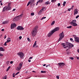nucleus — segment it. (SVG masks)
<instances>
[{
	"instance_id": "45",
	"label": "nucleus",
	"mask_w": 79,
	"mask_h": 79,
	"mask_svg": "<svg viewBox=\"0 0 79 79\" xmlns=\"http://www.w3.org/2000/svg\"><path fill=\"white\" fill-rule=\"evenodd\" d=\"M73 37H74V38L75 39V38L77 36H76V35H73Z\"/></svg>"
},
{
	"instance_id": "10",
	"label": "nucleus",
	"mask_w": 79,
	"mask_h": 79,
	"mask_svg": "<svg viewBox=\"0 0 79 79\" xmlns=\"http://www.w3.org/2000/svg\"><path fill=\"white\" fill-rule=\"evenodd\" d=\"M16 26V24L15 23H14L13 24H12L10 26V28L11 29H13V28H14V27H15Z\"/></svg>"
},
{
	"instance_id": "42",
	"label": "nucleus",
	"mask_w": 79,
	"mask_h": 79,
	"mask_svg": "<svg viewBox=\"0 0 79 79\" xmlns=\"http://www.w3.org/2000/svg\"><path fill=\"white\" fill-rule=\"evenodd\" d=\"M6 43H7V42H6L4 44V45L5 46H6Z\"/></svg>"
},
{
	"instance_id": "36",
	"label": "nucleus",
	"mask_w": 79,
	"mask_h": 79,
	"mask_svg": "<svg viewBox=\"0 0 79 79\" xmlns=\"http://www.w3.org/2000/svg\"><path fill=\"white\" fill-rule=\"evenodd\" d=\"M27 40H28V41H29V42H31V40H30V39L29 38H27Z\"/></svg>"
},
{
	"instance_id": "32",
	"label": "nucleus",
	"mask_w": 79,
	"mask_h": 79,
	"mask_svg": "<svg viewBox=\"0 0 79 79\" xmlns=\"http://www.w3.org/2000/svg\"><path fill=\"white\" fill-rule=\"evenodd\" d=\"M67 28H68L69 29H70V28H71L72 27V26H69V27H67Z\"/></svg>"
},
{
	"instance_id": "44",
	"label": "nucleus",
	"mask_w": 79,
	"mask_h": 79,
	"mask_svg": "<svg viewBox=\"0 0 79 79\" xmlns=\"http://www.w3.org/2000/svg\"><path fill=\"white\" fill-rule=\"evenodd\" d=\"M3 56V55L1 53H0V56Z\"/></svg>"
},
{
	"instance_id": "47",
	"label": "nucleus",
	"mask_w": 79,
	"mask_h": 79,
	"mask_svg": "<svg viewBox=\"0 0 79 79\" xmlns=\"http://www.w3.org/2000/svg\"><path fill=\"white\" fill-rule=\"evenodd\" d=\"M19 39L20 40H21V39H22V36H20L19 37Z\"/></svg>"
},
{
	"instance_id": "11",
	"label": "nucleus",
	"mask_w": 79,
	"mask_h": 79,
	"mask_svg": "<svg viewBox=\"0 0 79 79\" xmlns=\"http://www.w3.org/2000/svg\"><path fill=\"white\" fill-rule=\"evenodd\" d=\"M60 30V27H56L52 31H54V32H56V31H59Z\"/></svg>"
},
{
	"instance_id": "22",
	"label": "nucleus",
	"mask_w": 79,
	"mask_h": 79,
	"mask_svg": "<svg viewBox=\"0 0 79 79\" xmlns=\"http://www.w3.org/2000/svg\"><path fill=\"white\" fill-rule=\"evenodd\" d=\"M10 68H11V66H9L6 69V71H9V70L10 69Z\"/></svg>"
},
{
	"instance_id": "62",
	"label": "nucleus",
	"mask_w": 79,
	"mask_h": 79,
	"mask_svg": "<svg viewBox=\"0 0 79 79\" xmlns=\"http://www.w3.org/2000/svg\"><path fill=\"white\" fill-rule=\"evenodd\" d=\"M46 66V64H44L43 65V66Z\"/></svg>"
},
{
	"instance_id": "51",
	"label": "nucleus",
	"mask_w": 79,
	"mask_h": 79,
	"mask_svg": "<svg viewBox=\"0 0 79 79\" xmlns=\"http://www.w3.org/2000/svg\"><path fill=\"white\" fill-rule=\"evenodd\" d=\"M6 35H5L4 37V39H6Z\"/></svg>"
},
{
	"instance_id": "61",
	"label": "nucleus",
	"mask_w": 79,
	"mask_h": 79,
	"mask_svg": "<svg viewBox=\"0 0 79 79\" xmlns=\"http://www.w3.org/2000/svg\"><path fill=\"white\" fill-rule=\"evenodd\" d=\"M31 60H29V59L28 60V62H31Z\"/></svg>"
},
{
	"instance_id": "53",
	"label": "nucleus",
	"mask_w": 79,
	"mask_h": 79,
	"mask_svg": "<svg viewBox=\"0 0 79 79\" xmlns=\"http://www.w3.org/2000/svg\"><path fill=\"white\" fill-rule=\"evenodd\" d=\"M58 6H60V3H58Z\"/></svg>"
},
{
	"instance_id": "34",
	"label": "nucleus",
	"mask_w": 79,
	"mask_h": 79,
	"mask_svg": "<svg viewBox=\"0 0 79 79\" xmlns=\"http://www.w3.org/2000/svg\"><path fill=\"white\" fill-rule=\"evenodd\" d=\"M46 18V17H43L42 19H41V20H42L44 19H45Z\"/></svg>"
},
{
	"instance_id": "3",
	"label": "nucleus",
	"mask_w": 79,
	"mask_h": 79,
	"mask_svg": "<svg viewBox=\"0 0 79 79\" xmlns=\"http://www.w3.org/2000/svg\"><path fill=\"white\" fill-rule=\"evenodd\" d=\"M23 14H21L20 15L17 16L16 17H15L14 19L13 20L15 21H18V19H20V18H22V16L23 15Z\"/></svg>"
},
{
	"instance_id": "60",
	"label": "nucleus",
	"mask_w": 79,
	"mask_h": 79,
	"mask_svg": "<svg viewBox=\"0 0 79 79\" xmlns=\"http://www.w3.org/2000/svg\"><path fill=\"white\" fill-rule=\"evenodd\" d=\"M15 10H16V9H14L12 11H15Z\"/></svg>"
},
{
	"instance_id": "18",
	"label": "nucleus",
	"mask_w": 79,
	"mask_h": 79,
	"mask_svg": "<svg viewBox=\"0 0 79 79\" xmlns=\"http://www.w3.org/2000/svg\"><path fill=\"white\" fill-rule=\"evenodd\" d=\"M34 0H30V5H32V3H33L34 2Z\"/></svg>"
},
{
	"instance_id": "58",
	"label": "nucleus",
	"mask_w": 79,
	"mask_h": 79,
	"mask_svg": "<svg viewBox=\"0 0 79 79\" xmlns=\"http://www.w3.org/2000/svg\"><path fill=\"white\" fill-rule=\"evenodd\" d=\"M5 31V30H4V29H2V31Z\"/></svg>"
},
{
	"instance_id": "52",
	"label": "nucleus",
	"mask_w": 79,
	"mask_h": 79,
	"mask_svg": "<svg viewBox=\"0 0 79 79\" xmlns=\"http://www.w3.org/2000/svg\"><path fill=\"white\" fill-rule=\"evenodd\" d=\"M21 68H22V67H21V66H19V68L20 69H21Z\"/></svg>"
},
{
	"instance_id": "13",
	"label": "nucleus",
	"mask_w": 79,
	"mask_h": 79,
	"mask_svg": "<svg viewBox=\"0 0 79 79\" xmlns=\"http://www.w3.org/2000/svg\"><path fill=\"white\" fill-rule=\"evenodd\" d=\"M78 13V11H77V9H75L74 11V15H77Z\"/></svg>"
},
{
	"instance_id": "5",
	"label": "nucleus",
	"mask_w": 79,
	"mask_h": 79,
	"mask_svg": "<svg viewBox=\"0 0 79 79\" xmlns=\"http://www.w3.org/2000/svg\"><path fill=\"white\" fill-rule=\"evenodd\" d=\"M57 64H58L59 67V68H63L64 66L65 65V64L63 62L58 63Z\"/></svg>"
},
{
	"instance_id": "31",
	"label": "nucleus",
	"mask_w": 79,
	"mask_h": 79,
	"mask_svg": "<svg viewBox=\"0 0 79 79\" xmlns=\"http://www.w3.org/2000/svg\"><path fill=\"white\" fill-rule=\"evenodd\" d=\"M34 13L33 12H32L31 13V16H34Z\"/></svg>"
},
{
	"instance_id": "46",
	"label": "nucleus",
	"mask_w": 79,
	"mask_h": 79,
	"mask_svg": "<svg viewBox=\"0 0 79 79\" xmlns=\"http://www.w3.org/2000/svg\"><path fill=\"white\" fill-rule=\"evenodd\" d=\"M79 17V15H77L76 17V19H77Z\"/></svg>"
},
{
	"instance_id": "23",
	"label": "nucleus",
	"mask_w": 79,
	"mask_h": 79,
	"mask_svg": "<svg viewBox=\"0 0 79 79\" xmlns=\"http://www.w3.org/2000/svg\"><path fill=\"white\" fill-rule=\"evenodd\" d=\"M66 2L65 1H64V2L63 4V6H65V5H66Z\"/></svg>"
},
{
	"instance_id": "57",
	"label": "nucleus",
	"mask_w": 79,
	"mask_h": 79,
	"mask_svg": "<svg viewBox=\"0 0 79 79\" xmlns=\"http://www.w3.org/2000/svg\"><path fill=\"white\" fill-rule=\"evenodd\" d=\"M44 9H45V8H43L42 9H41V10H43V11H44Z\"/></svg>"
},
{
	"instance_id": "6",
	"label": "nucleus",
	"mask_w": 79,
	"mask_h": 79,
	"mask_svg": "<svg viewBox=\"0 0 79 79\" xmlns=\"http://www.w3.org/2000/svg\"><path fill=\"white\" fill-rule=\"evenodd\" d=\"M66 44L67 45H69V48H71V47H74V45H73V44L70 43L68 42H66Z\"/></svg>"
},
{
	"instance_id": "4",
	"label": "nucleus",
	"mask_w": 79,
	"mask_h": 79,
	"mask_svg": "<svg viewBox=\"0 0 79 79\" xmlns=\"http://www.w3.org/2000/svg\"><path fill=\"white\" fill-rule=\"evenodd\" d=\"M17 55L20 57V58L22 59L23 57L24 56V54L22 52H20L17 53Z\"/></svg>"
},
{
	"instance_id": "27",
	"label": "nucleus",
	"mask_w": 79,
	"mask_h": 79,
	"mask_svg": "<svg viewBox=\"0 0 79 79\" xmlns=\"http://www.w3.org/2000/svg\"><path fill=\"white\" fill-rule=\"evenodd\" d=\"M19 65L20 66H21V67H22V66H23V63H20Z\"/></svg>"
},
{
	"instance_id": "54",
	"label": "nucleus",
	"mask_w": 79,
	"mask_h": 79,
	"mask_svg": "<svg viewBox=\"0 0 79 79\" xmlns=\"http://www.w3.org/2000/svg\"><path fill=\"white\" fill-rule=\"evenodd\" d=\"M13 61H11L10 62V64H13Z\"/></svg>"
},
{
	"instance_id": "59",
	"label": "nucleus",
	"mask_w": 79,
	"mask_h": 79,
	"mask_svg": "<svg viewBox=\"0 0 79 79\" xmlns=\"http://www.w3.org/2000/svg\"><path fill=\"white\" fill-rule=\"evenodd\" d=\"M77 52H78V53H79V48L77 50Z\"/></svg>"
},
{
	"instance_id": "29",
	"label": "nucleus",
	"mask_w": 79,
	"mask_h": 79,
	"mask_svg": "<svg viewBox=\"0 0 79 79\" xmlns=\"http://www.w3.org/2000/svg\"><path fill=\"white\" fill-rule=\"evenodd\" d=\"M11 41V40H7V43H8L9 42H10Z\"/></svg>"
},
{
	"instance_id": "21",
	"label": "nucleus",
	"mask_w": 79,
	"mask_h": 79,
	"mask_svg": "<svg viewBox=\"0 0 79 79\" xmlns=\"http://www.w3.org/2000/svg\"><path fill=\"white\" fill-rule=\"evenodd\" d=\"M37 41H35L34 44H33V47H35V45H37Z\"/></svg>"
},
{
	"instance_id": "2",
	"label": "nucleus",
	"mask_w": 79,
	"mask_h": 79,
	"mask_svg": "<svg viewBox=\"0 0 79 79\" xmlns=\"http://www.w3.org/2000/svg\"><path fill=\"white\" fill-rule=\"evenodd\" d=\"M59 38L57 42H59L63 38H64V33L63 31H62L61 33H60L59 35Z\"/></svg>"
},
{
	"instance_id": "7",
	"label": "nucleus",
	"mask_w": 79,
	"mask_h": 79,
	"mask_svg": "<svg viewBox=\"0 0 79 79\" xmlns=\"http://www.w3.org/2000/svg\"><path fill=\"white\" fill-rule=\"evenodd\" d=\"M53 33H54V31H53L52 30L48 34L47 36L48 37H50L52 35H53Z\"/></svg>"
},
{
	"instance_id": "40",
	"label": "nucleus",
	"mask_w": 79,
	"mask_h": 79,
	"mask_svg": "<svg viewBox=\"0 0 79 79\" xmlns=\"http://www.w3.org/2000/svg\"><path fill=\"white\" fill-rule=\"evenodd\" d=\"M48 66H49V67H51V66H50V64H49V65H47L46 67V68H47V67H48Z\"/></svg>"
},
{
	"instance_id": "24",
	"label": "nucleus",
	"mask_w": 79,
	"mask_h": 79,
	"mask_svg": "<svg viewBox=\"0 0 79 79\" xmlns=\"http://www.w3.org/2000/svg\"><path fill=\"white\" fill-rule=\"evenodd\" d=\"M55 21H53L52 22V23L51 25H53V24H55Z\"/></svg>"
},
{
	"instance_id": "33",
	"label": "nucleus",
	"mask_w": 79,
	"mask_h": 79,
	"mask_svg": "<svg viewBox=\"0 0 79 79\" xmlns=\"http://www.w3.org/2000/svg\"><path fill=\"white\" fill-rule=\"evenodd\" d=\"M43 2V0H39V2L40 3H42Z\"/></svg>"
},
{
	"instance_id": "35",
	"label": "nucleus",
	"mask_w": 79,
	"mask_h": 79,
	"mask_svg": "<svg viewBox=\"0 0 79 79\" xmlns=\"http://www.w3.org/2000/svg\"><path fill=\"white\" fill-rule=\"evenodd\" d=\"M70 40H71V41H72V42H74V41L73 40V38H70Z\"/></svg>"
},
{
	"instance_id": "9",
	"label": "nucleus",
	"mask_w": 79,
	"mask_h": 79,
	"mask_svg": "<svg viewBox=\"0 0 79 79\" xmlns=\"http://www.w3.org/2000/svg\"><path fill=\"white\" fill-rule=\"evenodd\" d=\"M16 29L17 30H20V31L23 30V29H24L23 27L21 26H18L16 28Z\"/></svg>"
},
{
	"instance_id": "17",
	"label": "nucleus",
	"mask_w": 79,
	"mask_h": 79,
	"mask_svg": "<svg viewBox=\"0 0 79 79\" xmlns=\"http://www.w3.org/2000/svg\"><path fill=\"white\" fill-rule=\"evenodd\" d=\"M76 23V20H74L72 22L70 23V24H73V23Z\"/></svg>"
},
{
	"instance_id": "41",
	"label": "nucleus",
	"mask_w": 79,
	"mask_h": 79,
	"mask_svg": "<svg viewBox=\"0 0 79 79\" xmlns=\"http://www.w3.org/2000/svg\"><path fill=\"white\" fill-rule=\"evenodd\" d=\"M19 72H18L17 73H16L15 74V76H16V75H18V74H19Z\"/></svg>"
},
{
	"instance_id": "64",
	"label": "nucleus",
	"mask_w": 79,
	"mask_h": 79,
	"mask_svg": "<svg viewBox=\"0 0 79 79\" xmlns=\"http://www.w3.org/2000/svg\"><path fill=\"white\" fill-rule=\"evenodd\" d=\"M1 5H3V4L2 3V2H1Z\"/></svg>"
},
{
	"instance_id": "56",
	"label": "nucleus",
	"mask_w": 79,
	"mask_h": 79,
	"mask_svg": "<svg viewBox=\"0 0 79 79\" xmlns=\"http://www.w3.org/2000/svg\"><path fill=\"white\" fill-rule=\"evenodd\" d=\"M56 77L57 79H58L59 78V76H57Z\"/></svg>"
},
{
	"instance_id": "26",
	"label": "nucleus",
	"mask_w": 79,
	"mask_h": 79,
	"mask_svg": "<svg viewBox=\"0 0 79 79\" xmlns=\"http://www.w3.org/2000/svg\"><path fill=\"white\" fill-rule=\"evenodd\" d=\"M31 4V2H29L27 5V6H29V5H30V4Z\"/></svg>"
},
{
	"instance_id": "63",
	"label": "nucleus",
	"mask_w": 79,
	"mask_h": 79,
	"mask_svg": "<svg viewBox=\"0 0 79 79\" xmlns=\"http://www.w3.org/2000/svg\"><path fill=\"white\" fill-rule=\"evenodd\" d=\"M77 60H79V57H78L77 58Z\"/></svg>"
},
{
	"instance_id": "39",
	"label": "nucleus",
	"mask_w": 79,
	"mask_h": 79,
	"mask_svg": "<svg viewBox=\"0 0 79 79\" xmlns=\"http://www.w3.org/2000/svg\"><path fill=\"white\" fill-rule=\"evenodd\" d=\"M61 45H63V47H64V46H65V44H64V43H62Z\"/></svg>"
},
{
	"instance_id": "1",
	"label": "nucleus",
	"mask_w": 79,
	"mask_h": 79,
	"mask_svg": "<svg viewBox=\"0 0 79 79\" xmlns=\"http://www.w3.org/2000/svg\"><path fill=\"white\" fill-rule=\"evenodd\" d=\"M39 26H36L31 31V35L32 37H34L37 35V29H38Z\"/></svg>"
},
{
	"instance_id": "12",
	"label": "nucleus",
	"mask_w": 79,
	"mask_h": 79,
	"mask_svg": "<svg viewBox=\"0 0 79 79\" xmlns=\"http://www.w3.org/2000/svg\"><path fill=\"white\" fill-rule=\"evenodd\" d=\"M75 41L77 43H79V38L77 36L75 38Z\"/></svg>"
},
{
	"instance_id": "25",
	"label": "nucleus",
	"mask_w": 79,
	"mask_h": 79,
	"mask_svg": "<svg viewBox=\"0 0 79 79\" xmlns=\"http://www.w3.org/2000/svg\"><path fill=\"white\" fill-rule=\"evenodd\" d=\"M56 1V0H52L51 2L52 3H54V2H55Z\"/></svg>"
},
{
	"instance_id": "49",
	"label": "nucleus",
	"mask_w": 79,
	"mask_h": 79,
	"mask_svg": "<svg viewBox=\"0 0 79 79\" xmlns=\"http://www.w3.org/2000/svg\"><path fill=\"white\" fill-rule=\"evenodd\" d=\"M6 63L7 64H9V61H7Z\"/></svg>"
},
{
	"instance_id": "38",
	"label": "nucleus",
	"mask_w": 79,
	"mask_h": 79,
	"mask_svg": "<svg viewBox=\"0 0 79 79\" xmlns=\"http://www.w3.org/2000/svg\"><path fill=\"white\" fill-rule=\"evenodd\" d=\"M69 59H70V60H74V58L71 57H69Z\"/></svg>"
},
{
	"instance_id": "37",
	"label": "nucleus",
	"mask_w": 79,
	"mask_h": 79,
	"mask_svg": "<svg viewBox=\"0 0 79 79\" xmlns=\"http://www.w3.org/2000/svg\"><path fill=\"white\" fill-rule=\"evenodd\" d=\"M17 70H18V71H20V70H21L18 67H17Z\"/></svg>"
},
{
	"instance_id": "8",
	"label": "nucleus",
	"mask_w": 79,
	"mask_h": 79,
	"mask_svg": "<svg viewBox=\"0 0 79 79\" xmlns=\"http://www.w3.org/2000/svg\"><path fill=\"white\" fill-rule=\"evenodd\" d=\"M7 11L11 10V3H8V6L6 7Z\"/></svg>"
},
{
	"instance_id": "30",
	"label": "nucleus",
	"mask_w": 79,
	"mask_h": 79,
	"mask_svg": "<svg viewBox=\"0 0 79 79\" xmlns=\"http://www.w3.org/2000/svg\"><path fill=\"white\" fill-rule=\"evenodd\" d=\"M7 77L6 76H5L4 77L2 78V79H6Z\"/></svg>"
},
{
	"instance_id": "16",
	"label": "nucleus",
	"mask_w": 79,
	"mask_h": 79,
	"mask_svg": "<svg viewBox=\"0 0 79 79\" xmlns=\"http://www.w3.org/2000/svg\"><path fill=\"white\" fill-rule=\"evenodd\" d=\"M0 51L1 52H4V51H5V49H4V48H3L2 47H0Z\"/></svg>"
},
{
	"instance_id": "15",
	"label": "nucleus",
	"mask_w": 79,
	"mask_h": 79,
	"mask_svg": "<svg viewBox=\"0 0 79 79\" xmlns=\"http://www.w3.org/2000/svg\"><path fill=\"white\" fill-rule=\"evenodd\" d=\"M70 24H71V25H72L73 26H77V23H71Z\"/></svg>"
},
{
	"instance_id": "48",
	"label": "nucleus",
	"mask_w": 79,
	"mask_h": 79,
	"mask_svg": "<svg viewBox=\"0 0 79 79\" xmlns=\"http://www.w3.org/2000/svg\"><path fill=\"white\" fill-rule=\"evenodd\" d=\"M73 8H74V6H72L71 8V9H72V10H73Z\"/></svg>"
},
{
	"instance_id": "14",
	"label": "nucleus",
	"mask_w": 79,
	"mask_h": 79,
	"mask_svg": "<svg viewBox=\"0 0 79 79\" xmlns=\"http://www.w3.org/2000/svg\"><path fill=\"white\" fill-rule=\"evenodd\" d=\"M8 11L6 6L4 7L2 10V12L5 11Z\"/></svg>"
},
{
	"instance_id": "20",
	"label": "nucleus",
	"mask_w": 79,
	"mask_h": 79,
	"mask_svg": "<svg viewBox=\"0 0 79 79\" xmlns=\"http://www.w3.org/2000/svg\"><path fill=\"white\" fill-rule=\"evenodd\" d=\"M50 2H49L48 1L46 2L45 3V5H48V4L49 5H50Z\"/></svg>"
},
{
	"instance_id": "28",
	"label": "nucleus",
	"mask_w": 79,
	"mask_h": 79,
	"mask_svg": "<svg viewBox=\"0 0 79 79\" xmlns=\"http://www.w3.org/2000/svg\"><path fill=\"white\" fill-rule=\"evenodd\" d=\"M41 73H46V71H41Z\"/></svg>"
},
{
	"instance_id": "50",
	"label": "nucleus",
	"mask_w": 79,
	"mask_h": 79,
	"mask_svg": "<svg viewBox=\"0 0 79 79\" xmlns=\"http://www.w3.org/2000/svg\"><path fill=\"white\" fill-rule=\"evenodd\" d=\"M68 11H71V8L68 9Z\"/></svg>"
},
{
	"instance_id": "55",
	"label": "nucleus",
	"mask_w": 79,
	"mask_h": 79,
	"mask_svg": "<svg viewBox=\"0 0 79 79\" xmlns=\"http://www.w3.org/2000/svg\"><path fill=\"white\" fill-rule=\"evenodd\" d=\"M32 59V57H31L29 58V60H30V59Z\"/></svg>"
},
{
	"instance_id": "19",
	"label": "nucleus",
	"mask_w": 79,
	"mask_h": 79,
	"mask_svg": "<svg viewBox=\"0 0 79 79\" xmlns=\"http://www.w3.org/2000/svg\"><path fill=\"white\" fill-rule=\"evenodd\" d=\"M6 23H8V21H4L2 23V24H6Z\"/></svg>"
},
{
	"instance_id": "43",
	"label": "nucleus",
	"mask_w": 79,
	"mask_h": 79,
	"mask_svg": "<svg viewBox=\"0 0 79 79\" xmlns=\"http://www.w3.org/2000/svg\"><path fill=\"white\" fill-rule=\"evenodd\" d=\"M67 55H70V52H67Z\"/></svg>"
}]
</instances>
